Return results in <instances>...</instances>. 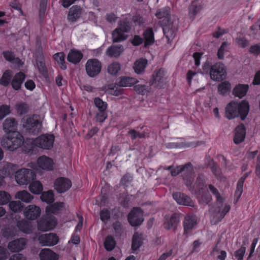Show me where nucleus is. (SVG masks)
<instances>
[{
	"instance_id": "1",
	"label": "nucleus",
	"mask_w": 260,
	"mask_h": 260,
	"mask_svg": "<svg viewBox=\"0 0 260 260\" xmlns=\"http://www.w3.org/2000/svg\"><path fill=\"white\" fill-rule=\"evenodd\" d=\"M155 16L158 19H162L159 21V24L162 28L163 32L168 41L172 40L174 38L177 28L171 22V8L166 6L157 10Z\"/></svg>"
},
{
	"instance_id": "2",
	"label": "nucleus",
	"mask_w": 260,
	"mask_h": 260,
	"mask_svg": "<svg viewBox=\"0 0 260 260\" xmlns=\"http://www.w3.org/2000/svg\"><path fill=\"white\" fill-rule=\"evenodd\" d=\"M249 103L246 100L239 102L232 101L225 107V117L228 119L240 117L241 120H244L249 113Z\"/></svg>"
},
{
	"instance_id": "3",
	"label": "nucleus",
	"mask_w": 260,
	"mask_h": 260,
	"mask_svg": "<svg viewBox=\"0 0 260 260\" xmlns=\"http://www.w3.org/2000/svg\"><path fill=\"white\" fill-rule=\"evenodd\" d=\"M22 127L30 135H37L42 129V121L40 115L32 114L24 116L21 120Z\"/></svg>"
},
{
	"instance_id": "4",
	"label": "nucleus",
	"mask_w": 260,
	"mask_h": 260,
	"mask_svg": "<svg viewBox=\"0 0 260 260\" xmlns=\"http://www.w3.org/2000/svg\"><path fill=\"white\" fill-rule=\"evenodd\" d=\"M170 170L172 176H176L177 175L183 172L182 178L184 183L187 187H190L194 181L195 173L191 162H187L184 165L177 166L173 169V166L168 167Z\"/></svg>"
},
{
	"instance_id": "5",
	"label": "nucleus",
	"mask_w": 260,
	"mask_h": 260,
	"mask_svg": "<svg viewBox=\"0 0 260 260\" xmlns=\"http://www.w3.org/2000/svg\"><path fill=\"white\" fill-rule=\"evenodd\" d=\"M54 141L55 137L53 134H42L35 139L28 141H30L31 146L27 150V152L32 154L35 147L44 150H50L53 146Z\"/></svg>"
},
{
	"instance_id": "6",
	"label": "nucleus",
	"mask_w": 260,
	"mask_h": 260,
	"mask_svg": "<svg viewBox=\"0 0 260 260\" xmlns=\"http://www.w3.org/2000/svg\"><path fill=\"white\" fill-rule=\"evenodd\" d=\"M23 143V136L18 131L8 133L2 141V146L10 151H14L20 147Z\"/></svg>"
},
{
	"instance_id": "7",
	"label": "nucleus",
	"mask_w": 260,
	"mask_h": 260,
	"mask_svg": "<svg viewBox=\"0 0 260 260\" xmlns=\"http://www.w3.org/2000/svg\"><path fill=\"white\" fill-rule=\"evenodd\" d=\"M36 177L35 171L26 168L20 169L15 174V180L19 185H27L35 179Z\"/></svg>"
},
{
	"instance_id": "8",
	"label": "nucleus",
	"mask_w": 260,
	"mask_h": 260,
	"mask_svg": "<svg viewBox=\"0 0 260 260\" xmlns=\"http://www.w3.org/2000/svg\"><path fill=\"white\" fill-rule=\"evenodd\" d=\"M143 211L140 207H133L127 215V220L132 226H139L144 221Z\"/></svg>"
},
{
	"instance_id": "9",
	"label": "nucleus",
	"mask_w": 260,
	"mask_h": 260,
	"mask_svg": "<svg viewBox=\"0 0 260 260\" xmlns=\"http://www.w3.org/2000/svg\"><path fill=\"white\" fill-rule=\"evenodd\" d=\"M226 75L224 64L220 62H216L212 66L210 78L212 80L219 81L223 80Z\"/></svg>"
},
{
	"instance_id": "10",
	"label": "nucleus",
	"mask_w": 260,
	"mask_h": 260,
	"mask_svg": "<svg viewBox=\"0 0 260 260\" xmlns=\"http://www.w3.org/2000/svg\"><path fill=\"white\" fill-rule=\"evenodd\" d=\"M56 223V219L54 216L47 214L38 221V228L40 231H47L54 228Z\"/></svg>"
},
{
	"instance_id": "11",
	"label": "nucleus",
	"mask_w": 260,
	"mask_h": 260,
	"mask_svg": "<svg viewBox=\"0 0 260 260\" xmlns=\"http://www.w3.org/2000/svg\"><path fill=\"white\" fill-rule=\"evenodd\" d=\"M101 69V62L96 58L88 59L85 64L86 73L89 77L91 78L99 75Z\"/></svg>"
},
{
	"instance_id": "12",
	"label": "nucleus",
	"mask_w": 260,
	"mask_h": 260,
	"mask_svg": "<svg viewBox=\"0 0 260 260\" xmlns=\"http://www.w3.org/2000/svg\"><path fill=\"white\" fill-rule=\"evenodd\" d=\"M165 71L164 69L160 68L155 71L153 75L151 80L150 82V85L157 88H164L166 84V79L165 78Z\"/></svg>"
},
{
	"instance_id": "13",
	"label": "nucleus",
	"mask_w": 260,
	"mask_h": 260,
	"mask_svg": "<svg viewBox=\"0 0 260 260\" xmlns=\"http://www.w3.org/2000/svg\"><path fill=\"white\" fill-rule=\"evenodd\" d=\"M38 240L42 246L50 247L56 245L59 241V238L56 234L50 233L40 235Z\"/></svg>"
},
{
	"instance_id": "14",
	"label": "nucleus",
	"mask_w": 260,
	"mask_h": 260,
	"mask_svg": "<svg viewBox=\"0 0 260 260\" xmlns=\"http://www.w3.org/2000/svg\"><path fill=\"white\" fill-rule=\"evenodd\" d=\"M72 186L71 181L67 178L59 177L54 182V189L58 193H64Z\"/></svg>"
},
{
	"instance_id": "15",
	"label": "nucleus",
	"mask_w": 260,
	"mask_h": 260,
	"mask_svg": "<svg viewBox=\"0 0 260 260\" xmlns=\"http://www.w3.org/2000/svg\"><path fill=\"white\" fill-rule=\"evenodd\" d=\"M174 200L180 205L194 207V203L190 197L181 192H175L172 194Z\"/></svg>"
},
{
	"instance_id": "16",
	"label": "nucleus",
	"mask_w": 260,
	"mask_h": 260,
	"mask_svg": "<svg viewBox=\"0 0 260 260\" xmlns=\"http://www.w3.org/2000/svg\"><path fill=\"white\" fill-rule=\"evenodd\" d=\"M197 224V217L194 215H186L183 221L184 235L188 237L191 234L192 229Z\"/></svg>"
},
{
	"instance_id": "17",
	"label": "nucleus",
	"mask_w": 260,
	"mask_h": 260,
	"mask_svg": "<svg viewBox=\"0 0 260 260\" xmlns=\"http://www.w3.org/2000/svg\"><path fill=\"white\" fill-rule=\"evenodd\" d=\"M83 9L81 6L74 5L69 9L67 19L71 23L76 22L81 17Z\"/></svg>"
},
{
	"instance_id": "18",
	"label": "nucleus",
	"mask_w": 260,
	"mask_h": 260,
	"mask_svg": "<svg viewBox=\"0 0 260 260\" xmlns=\"http://www.w3.org/2000/svg\"><path fill=\"white\" fill-rule=\"evenodd\" d=\"M26 245V239L20 238L10 242L8 245V248L12 252H18L24 249Z\"/></svg>"
},
{
	"instance_id": "19",
	"label": "nucleus",
	"mask_w": 260,
	"mask_h": 260,
	"mask_svg": "<svg viewBox=\"0 0 260 260\" xmlns=\"http://www.w3.org/2000/svg\"><path fill=\"white\" fill-rule=\"evenodd\" d=\"M41 209L35 205H28L24 211L25 217L29 220L37 219L40 215Z\"/></svg>"
},
{
	"instance_id": "20",
	"label": "nucleus",
	"mask_w": 260,
	"mask_h": 260,
	"mask_svg": "<svg viewBox=\"0 0 260 260\" xmlns=\"http://www.w3.org/2000/svg\"><path fill=\"white\" fill-rule=\"evenodd\" d=\"M36 61L39 73L44 77L47 76L48 75V70L45 64L44 54L42 51L37 54Z\"/></svg>"
},
{
	"instance_id": "21",
	"label": "nucleus",
	"mask_w": 260,
	"mask_h": 260,
	"mask_svg": "<svg viewBox=\"0 0 260 260\" xmlns=\"http://www.w3.org/2000/svg\"><path fill=\"white\" fill-rule=\"evenodd\" d=\"M26 78L25 73L22 72H19L15 74L12 78L11 85L15 90H19L21 89L22 84Z\"/></svg>"
},
{
	"instance_id": "22",
	"label": "nucleus",
	"mask_w": 260,
	"mask_h": 260,
	"mask_svg": "<svg viewBox=\"0 0 260 260\" xmlns=\"http://www.w3.org/2000/svg\"><path fill=\"white\" fill-rule=\"evenodd\" d=\"M203 7L200 0H194L188 6V15L190 18L194 19L197 15L200 12Z\"/></svg>"
},
{
	"instance_id": "23",
	"label": "nucleus",
	"mask_w": 260,
	"mask_h": 260,
	"mask_svg": "<svg viewBox=\"0 0 260 260\" xmlns=\"http://www.w3.org/2000/svg\"><path fill=\"white\" fill-rule=\"evenodd\" d=\"M246 136V128L244 124H241L238 125L235 129L234 136V142L236 144H239L244 140Z\"/></svg>"
},
{
	"instance_id": "24",
	"label": "nucleus",
	"mask_w": 260,
	"mask_h": 260,
	"mask_svg": "<svg viewBox=\"0 0 260 260\" xmlns=\"http://www.w3.org/2000/svg\"><path fill=\"white\" fill-rule=\"evenodd\" d=\"M83 57V55L81 51L73 48L70 50L67 56V60L69 62L76 64L81 61Z\"/></svg>"
},
{
	"instance_id": "25",
	"label": "nucleus",
	"mask_w": 260,
	"mask_h": 260,
	"mask_svg": "<svg viewBox=\"0 0 260 260\" xmlns=\"http://www.w3.org/2000/svg\"><path fill=\"white\" fill-rule=\"evenodd\" d=\"M18 125V122L15 118L9 117L7 118L3 123V129L6 133H12L16 131V128Z\"/></svg>"
},
{
	"instance_id": "26",
	"label": "nucleus",
	"mask_w": 260,
	"mask_h": 260,
	"mask_svg": "<svg viewBox=\"0 0 260 260\" xmlns=\"http://www.w3.org/2000/svg\"><path fill=\"white\" fill-rule=\"evenodd\" d=\"M249 88L248 84L239 83L234 87L233 94L236 97L242 99L246 95Z\"/></svg>"
},
{
	"instance_id": "27",
	"label": "nucleus",
	"mask_w": 260,
	"mask_h": 260,
	"mask_svg": "<svg viewBox=\"0 0 260 260\" xmlns=\"http://www.w3.org/2000/svg\"><path fill=\"white\" fill-rule=\"evenodd\" d=\"M37 164L39 167L43 170H52L53 169V160L46 156L43 155L38 158Z\"/></svg>"
},
{
	"instance_id": "28",
	"label": "nucleus",
	"mask_w": 260,
	"mask_h": 260,
	"mask_svg": "<svg viewBox=\"0 0 260 260\" xmlns=\"http://www.w3.org/2000/svg\"><path fill=\"white\" fill-rule=\"evenodd\" d=\"M143 37L144 43V46L145 48L154 44L155 41L154 34L152 28L149 27L145 29L143 33Z\"/></svg>"
},
{
	"instance_id": "29",
	"label": "nucleus",
	"mask_w": 260,
	"mask_h": 260,
	"mask_svg": "<svg viewBox=\"0 0 260 260\" xmlns=\"http://www.w3.org/2000/svg\"><path fill=\"white\" fill-rule=\"evenodd\" d=\"M40 260H58V255L49 248L42 249L40 253Z\"/></svg>"
},
{
	"instance_id": "30",
	"label": "nucleus",
	"mask_w": 260,
	"mask_h": 260,
	"mask_svg": "<svg viewBox=\"0 0 260 260\" xmlns=\"http://www.w3.org/2000/svg\"><path fill=\"white\" fill-rule=\"evenodd\" d=\"M2 234L6 239H12L19 235V231L15 226L11 225L2 229Z\"/></svg>"
},
{
	"instance_id": "31",
	"label": "nucleus",
	"mask_w": 260,
	"mask_h": 260,
	"mask_svg": "<svg viewBox=\"0 0 260 260\" xmlns=\"http://www.w3.org/2000/svg\"><path fill=\"white\" fill-rule=\"evenodd\" d=\"M16 227L18 230L19 233L21 232L24 234H29L32 232L31 224L25 219L18 221Z\"/></svg>"
},
{
	"instance_id": "32",
	"label": "nucleus",
	"mask_w": 260,
	"mask_h": 260,
	"mask_svg": "<svg viewBox=\"0 0 260 260\" xmlns=\"http://www.w3.org/2000/svg\"><path fill=\"white\" fill-rule=\"evenodd\" d=\"M138 82L137 79L126 76L120 77L117 81V85L120 87L132 86Z\"/></svg>"
},
{
	"instance_id": "33",
	"label": "nucleus",
	"mask_w": 260,
	"mask_h": 260,
	"mask_svg": "<svg viewBox=\"0 0 260 260\" xmlns=\"http://www.w3.org/2000/svg\"><path fill=\"white\" fill-rule=\"evenodd\" d=\"M125 32L117 27L112 33V40L114 43L121 42L127 38V35Z\"/></svg>"
},
{
	"instance_id": "34",
	"label": "nucleus",
	"mask_w": 260,
	"mask_h": 260,
	"mask_svg": "<svg viewBox=\"0 0 260 260\" xmlns=\"http://www.w3.org/2000/svg\"><path fill=\"white\" fill-rule=\"evenodd\" d=\"M147 60L145 58H141L136 60L134 63V69L138 74H142L147 64Z\"/></svg>"
},
{
	"instance_id": "35",
	"label": "nucleus",
	"mask_w": 260,
	"mask_h": 260,
	"mask_svg": "<svg viewBox=\"0 0 260 260\" xmlns=\"http://www.w3.org/2000/svg\"><path fill=\"white\" fill-rule=\"evenodd\" d=\"M131 17H125L118 22V28L126 33L129 32L132 29L133 24L132 23Z\"/></svg>"
},
{
	"instance_id": "36",
	"label": "nucleus",
	"mask_w": 260,
	"mask_h": 260,
	"mask_svg": "<svg viewBox=\"0 0 260 260\" xmlns=\"http://www.w3.org/2000/svg\"><path fill=\"white\" fill-rule=\"evenodd\" d=\"M52 58L57 62L61 70H66L67 69V66L65 61V54L64 52H57L53 55Z\"/></svg>"
},
{
	"instance_id": "37",
	"label": "nucleus",
	"mask_w": 260,
	"mask_h": 260,
	"mask_svg": "<svg viewBox=\"0 0 260 260\" xmlns=\"http://www.w3.org/2000/svg\"><path fill=\"white\" fill-rule=\"evenodd\" d=\"M13 77V72L11 70H6L0 78V84L4 87H7L11 83Z\"/></svg>"
},
{
	"instance_id": "38",
	"label": "nucleus",
	"mask_w": 260,
	"mask_h": 260,
	"mask_svg": "<svg viewBox=\"0 0 260 260\" xmlns=\"http://www.w3.org/2000/svg\"><path fill=\"white\" fill-rule=\"evenodd\" d=\"M123 51L122 45H113L109 47L107 50V54L111 57H118Z\"/></svg>"
},
{
	"instance_id": "39",
	"label": "nucleus",
	"mask_w": 260,
	"mask_h": 260,
	"mask_svg": "<svg viewBox=\"0 0 260 260\" xmlns=\"http://www.w3.org/2000/svg\"><path fill=\"white\" fill-rule=\"evenodd\" d=\"M178 222L179 219L176 215L173 214L169 219L166 218V221L164 223L165 228L167 230H170L171 229L175 230Z\"/></svg>"
},
{
	"instance_id": "40",
	"label": "nucleus",
	"mask_w": 260,
	"mask_h": 260,
	"mask_svg": "<svg viewBox=\"0 0 260 260\" xmlns=\"http://www.w3.org/2000/svg\"><path fill=\"white\" fill-rule=\"evenodd\" d=\"M231 89V84L227 81L222 82L219 84L217 87L218 92L222 95H225L228 94Z\"/></svg>"
},
{
	"instance_id": "41",
	"label": "nucleus",
	"mask_w": 260,
	"mask_h": 260,
	"mask_svg": "<svg viewBox=\"0 0 260 260\" xmlns=\"http://www.w3.org/2000/svg\"><path fill=\"white\" fill-rule=\"evenodd\" d=\"M116 242L114 237L111 235H108L106 237L104 242V246L105 249L108 251H111L115 247Z\"/></svg>"
},
{
	"instance_id": "42",
	"label": "nucleus",
	"mask_w": 260,
	"mask_h": 260,
	"mask_svg": "<svg viewBox=\"0 0 260 260\" xmlns=\"http://www.w3.org/2000/svg\"><path fill=\"white\" fill-rule=\"evenodd\" d=\"M63 202H56L53 204H51L50 205L47 206L46 208V212L47 214L49 215V214H56L58 212V211L63 207Z\"/></svg>"
},
{
	"instance_id": "43",
	"label": "nucleus",
	"mask_w": 260,
	"mask_h": 260,
	"mask_svg": "<svg viewBox=\"0 0 260 260\" xmlns=\"http://www.w3.org/2000/svg\"><path fill=\"white\" fill-rule=\"evenodd\" d=\"M15 197L20 200L22 202L25 203H30L34 198L33 196L26 190L17 192Z\"/></svg>"
},
{
	"instance_id": "44",
	"label": "nucleus",
	"mask_w": 260,
	"mask_h": 260,
	"mask_svg": "<svg viewBox=\"0 0 260 260\" xmlns=\"http://www.w3.org/2000/svg\"><path fill=\"white\" fill-rule=\"evenodd\" d=\"M41 200L48 204H51L54 201V194L52 190L43 192L40 197Z\"/></svg>"
},
{
	"instance_id": "45",
	"label": "nucleus",
	"mask_w": 260,
	"mask_h": 260,
	"mask_svg": "<svg viewBox=\"0 0 260 260\" xmlns=\"http://www.w3.org/2000/svg\"><path fill=\"white\" fill-rule=\"evenodd\" d=\"M29 189L32 193L38 194L42 192L43 185L42 183L38 181H34L29 184Z\"/></svg>"
},
{
	"instance_id": "46",
	"label": "nucleus",
	"mask_w": 260,
	"mask_h": 260,
	"mask_svg": "<svg viewBox=\"0 0 260 260\" xmlns=\"http://www.w3.org/2000/svg\"><path fill=\"white\" fill-rule=\"evenodd\" d=\"M143 243L142 238L137 233L133 235L132 243V249L133 251L138 250Z\"/></svg>"
},
{
	"instance_id": "47",
	"label": "nucleus",
	"mask_w": 260,
	"mask_h": 260,
	"mask_svg": "<svg viewBox=\"0 0 260 260\" xmlns=\"http://www.w3.org/2000/svg\"><path fill=\"white\" fill-rule=\"evenodd\" d=\"M9 208L14 212H21L24 206L20 201H12L9 203Z\"/></svg>"
},
{
	"instance_id": "48",
	"label": "nucleus",
	"mask_w": 260,
	"mask_h": 260,
	"mask_svg": "<svg viewBox=\"0 0 260 260\" xmlns=\"http://www.w3.org/2000/svg\"><path fill=\"white\" fill-rule=\"evenodd\" d=\"M208 166L216 178H218L220 175V169L218 165L213 160V159L210 160L208 162Z\"/></svg>"
},
{
	"instance_id": "49",
	"label": "nucleus",
	"mask_w": 260,
	"mask_h": 260,
	"mask_svg": "<svg viewBox=\"0 0 260 260\" xmlns=\"http://www.w3.org/2000/svg\"><path fill=\"white\" fill-rule=\"evenodd\" d=\"M208 187L212 194L215 196L217 202L222 205L224 202V198L220 195L218 190L213 185L209 184Z\"/></svg>"
},
{
	"instance_id": "50",
	"label": "nucleus",
	"mask_w": 260,
	"mask_h": 260,
	"mask_svg": "<svg viewBox=\"0 0 260 260\" xmlns=\"http://www.w3.org/2000/svg\"><path fill=\"white\" fill-rule=\"evenodd\" d=\"M16 109L19 115H22L28 113L29 107L25 103L21 102L16 105Z\"/></svg>"
},
{
	"instance_id": "51",
	"label": "nucleus",
	"mask_w": 260,
	"mask_h": 260,
	"mask_svg": "<svg viewBox=\"0 0 260 260\" xmlns=\"http://www.w3.org/2000/svg\"><path fill=\"white\" fill-rule=\"evenodd\" d=\"M94 103L96 107L98 109L99 111H106L107 108V103L104 102L101 98L99 97L94 98Z\"/></svg>"
},
{
	"instance_id": "52",
	"label": "nucleus",
	"mask_w": 260,
	"mask_h": 260,
	"mask_svg": "<svg viewBox=\"0 0 260 260\" xmlns=\"http://www.w3.org/2000/svg\"><path fill=\"white\" fill-rule=\"evenodd\" d=\"M229 50V44L227 42H224L221 44L217 51V57L219 59H223L224 53Z\"/></svg>"
},
{
	"instance_id": "53",
	"label": "nucleus",
	"mask_w": 260,
	"mask_h": 260,
	"mask_svg": "<svg viewBox=\"0 0 260 260\" xmlns=\"http://www.w3.org/2000/svg\"><path fill=\"white\" fill-rule=\"evenodd\" d=\"M11 199L10 194L6 191H0V205H4L10 202Z\"/></svg>"
},
{
	"instance_id": "54",
	"label": "nucleus",
	"mask_w": 260,
	"mask_h": 260,
	"mask_svg": "<svg viewBox=\"0 0 260 260\" xmlns=\"http://www.w3.org/2000/svg\"><path fill=\"white\" fill-rule=\"evenodd\" d=\"M120 70V64L117 62H114L108 67V72L111 75H116Z\"/></svg>"
},
{
	"instance_id": "55",
	"label": "nucleus",
	"mask_w": 260,
	"mask_h": 260,
	"mask_svg": "<svg viewBox=\"0 0 260 260\" xmlns=\"http://www.w3.org/2000/svg\"><path fill=\"white\" fill-rule=\"evenodd\" d=\"M133 197V196L129 194L123 196L120 201V205L125 208H129L131 206V202Z\"/></svg>"
},
{
	"instance_id": "56",
	"label": "nucleus",
	"mask_w": 260,
	"mask_h": 260,
	"mask_svg": "<svg viewBox=\"0 0 260 260\" xmlns=\"http://www.w3.org/2000/svg\"><path fill=\"white\" fill-rule=\"evenodd\" d=\"M243 185L238 183H237L236 189L235 192L234 204H236L240 199L243 192Z\"/></svg>"
},
{
	"instance_id": "57",
	"label": "nucleus",
	"mask_w": 260,
	"mask_h": 260,
	"mask_svg": "<svg viewBox=\"0 0 260 260\" xmlns=\"http://www.w3.org/2000/svg\"><path fill=\"white\" fill-rule=\"evenodd\" d=\"M132 23H133L135 25L141 26L145 23V19L140 14H136L131 18Z\"/></svg>"
},
{
	"instance_id": "58",
	"label": "nucleus",
	"mask_w": 260,
	"mask_h": 260,
	"mask_svg": "<svg viewBox=\"0 0 260 260\" xmlns=\"http://www.w3.org/2000/svg\"><path fill=\"white\" fill-rule=\"evenodd\" d=\"M205 183V182L204 175L203 174H199L196 182V187L199 191L203 189Z\"/></svg>"
},
{
	"instance_id": "59",
	"label": "nucleus",
	"mask_w": 260,
	"mask_h": 260,
	"mask_svg": "<svg viewBox=\"0 0 260 260\" xmlns=\"http://www.w3.org/2000/svg\"><path fill=\"white\" fill-rule=\"evenodd\" d=\"M100 216L101 220L106 222L110 219V212L107 209H103L100 211Z\"/></svg>"
},
{
	"instance_id": "60",
	"label": "nucleus",
	"mask_w": 260,
	"mask_h": 260,
	"mask_svg": "<svg viewBox=\"0 0 260 260\" xmlns=\"http://www.w3.org/2000/svg\"><path fill=\"white\" fill-rule=\"evenodd\" d=\"M48 0H40L39 17L43 19L46 12Z\"/></svg>"
},
{
	"instance_id": "61",
	"label": "nucleus",
	"mask_w": 260,
	"mask_h": 260,
	"mask_svg": "<svg viewBox=\"0 0 260 260\" xmlns=\"http://www.w3.org/2000/svg\"><path fill=\"white\" fill-rule=\"evenodd\" d=\"M113 228L115 231L116 236H121L123 233V229L121 223L119 221H116L113 223Z\"/></svg>"
},
{
	"instance_id": "62",
	"label": "nucleus",
	"mask_w": 260,
	"mask_h": 260,
	"mask_svg": "<svg viewBox=\"0 0 260 260\" xmlns=\"http://www.w3.org/2000/svg\"><path fill=\"white\" fill-rule=\"evenodd\" d=\"M10 113V106L3 105L0 106V120L3 119Z\"/></svg>"
},
{
	"instance_id": "63",
	"label": "nucleus",
	"mask_w": 260,
	"mask_h": 260,
	"mask_svg": "<svg viewBox=\"0 0 260 260\" xmlns=\"http://www.w3.org/2000/svg\"><path fill=\"white\" fill-rule=\"evenodd\" d=\"M128 135L130 136L132 140H134L138 138L142 139L144 137L143 134L137 132L134 129H131L128 132Z\"/></svg>"
},
{
	"instance_id": "64",
	"label": "nucleus",
	"mask_w": 260,
	"mask_h": 260,
	"mask_svg": "<svg viewBox=\"0 0 260 260\" xmlns=\"http://www.w3.org/2000/svg\"><path fill=\"white\" fill-rule=\"evenodd\" d=\"M246 248L244 246H241L239 249L235 251L234 256L237 260H243Z\"/></svg>"
}]
</instances>
